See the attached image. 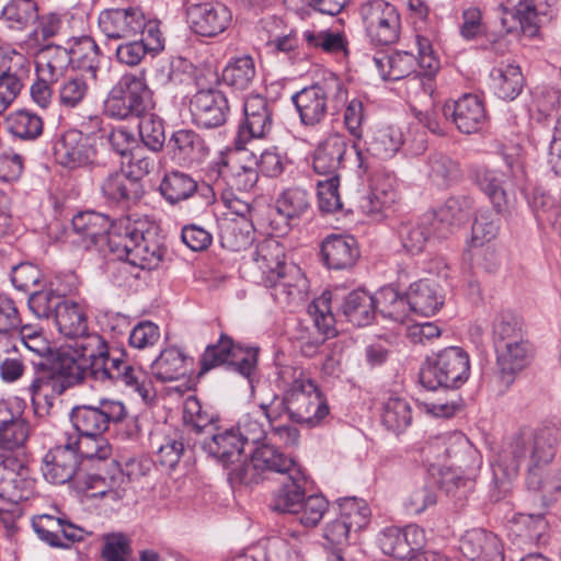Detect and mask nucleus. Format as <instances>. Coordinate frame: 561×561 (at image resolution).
Here are the masks:
<instances>
[{
	"instance_id": "nucleus-1",
	"label": "nucleus",
	"mask_w": 561,
	"mask_h": 561,
	"mask_svg": "<svg viewBox=\"0 0 561 561\" xmlns=\"http://www.w3.org/2000/svg\"><path fill=\"white\" fill-rule=\"evenodd\" d=\"M88 375L101 382L124 385L144 400L151 396L147 373L130 363L124 347L108 345L99 333L59 350L49 366L36 365L34 376L23 391L31 399L34 414L45 417L49 415L55 398L81 385Z\"/></svg>"
},
{
	"instance_id": "nucleus-2",
	"label": "nucleus",
	"mask_w": 561,
	"mask_h": 561,
	"mask_svg": "<svg viewBox=\"0 0 561 561\" xmlns=\"http://www.w3.org/2000/svg\"><path fill=\"white\" fill-rule=\"evenodd\" d=\"M557 431L553 427L523 428L503 446L492 462L490 500L501 501L518 476L522 462L529 458L526 474L531 501L547 510L561 494V469L551 465L556 456Z\"/></svg>"
},
{
	"instance_id": "nucleus-3",
	"label": "nucleus",
	"mask_w": 561,
	"mask_h": 561,
	"mask_svg": "<svg viewBox=\"0 0 561 561\" xmlns=\"http://www.w3.org/2000/svg\"><path fill=\"white\" fill-rule=\"evenodd\" d=\"M254 280L271 289L276 302L289 306L302 300L307 279L301 270L286 263L285 247L275 239H264L253 252Z\"/></svg>"
},
{
	"instance_id": "nucleus-4",
	"label": "nucleus",
	"mask_w": 561,
	"mask_h": 561,
	"mask_svg": "<svg viewBox=\"0 0 561 561\" xmlns=\"http://www.w3.org/2000/svg\"><path fill=\"white\" fill-rule=\"evenodd\" d=\"M348 139L340 133H331L319 141L312 153L313 171L324 176L318 181L319 207L322 211L333 213L342 208L339 194L340 170L344 167Z\"/></svg>"
},
{
	"instance_id": "nucleus-5",
	"label": "nucleus",
	"mask_w": 561,
	"mask_h": 561,
	"mask_svg": "<svg viewBox=\"0 0 561 561\" xmlns=\"http://www.w3.org/2000/svg\"><path fill=\"white\" fill-rule=\"evenodd\" d=\"M111 253L141 270H156L162 263L167 249L150 232L128 217L119 218L111 238Z\"/></svg>"
},
{
	"instance_id": "nucleus-6",
	"label": "nucleus",
	"mask_w": 561,
	"mask_h": 561,
	"mask_svg": "<svg viewBox=\"0 0 561 561\" xmlns=\"http://www.w3.org/2000/svg\"><path fill=\"white\" fill-rule=\"evenodd\" d=\"M346 90L343 82L334 75L305 87L290 98L299 123L307 129H317L325 121L329 103L333 100L343 101Z\"/></svg>"
},
{
	"instance_id": "nucleus-7",
	"label": "nucleus",
	"mask_w": 561,
	"mask_h": 561,
	"mask_svg": "<svg viewBox=\"0 0 561 561\" xmlns=\"http://www.w3.org/2000/svg\"><path fill=\"white\" fill-rule=\"evenodd\" d=\"M469 377L470 357L459 346L445 347L428 357L420 371V382L428 390L459 389Z\"/></svg>"
},
{
	"instance_id": "nucleus-8",
	"label": "nucleus",
	"mask_w": 561,
	"mask_h": 561,
	"mask_svg": "<svg viewBox=\"0 0 561 561\" xmlns=\"http://www.w3.org/2000/svg\"><path fill=\"white\" fill-rule=\"evenodd\" d=\"M152 104V92L145 76L127 72L110 90L104 113L116 119L138 118L149 112Z\"/></svg>"
},
{
	"instance_id": "nucleus-9",
	"label": "nucleus",
	"mask_w": 561,
	"mask_h": 561,
	"mask_svg": "<svg viewBox=\"0 0 561 561\" xmlns=\"http://www.w3.org/2000/svg\"><path fill=\"white\" fill-rule=\"evenodd\" d=\"M285 390L288 420L310 427L320 425L330 414L328 401L317 383L300 370Z\"/></svg>"
},
{
	"instance_id": "nucleus-10",
	"label": "nucleus",
	"mask_w": 561,
	"mask_h": 561,
	"mask_svg": "<svg viewBox=\"0 0 561 561\" xmlns=\"http://www.w3.org/2000/svg\"><path fill=\"white\" fill-rule=\"evenodd\" d=\"M447 465L457 469H468V474L451 472L444 478L443 485L448 494L462 500L474 490L476 471L481 466L478 449L460 432L446 433Z\"/></svg>"
},
{
	"instance_id": "nucleus-11",
	"label": "nucleus",
	"mask_w": 561,
	"mask_h": 561,
	"mask_svg": "<svg viewBox=\"0 0 561 561\" xmlns=\"http://www.w3.org/2000/svg\"><path fill=\"white\" fill-rule=\"evenodd\" d=\"M359 13L371 44L388 46L399 39L401 18L393 4L385 0H369L360 5Z\"/></svg>"
},
{
	"instance_id": "nucleus-12",
	"label": "nucleus",
	"mask_w": 561,
	"mask_h": 561,
	"mask_svg": "<svg viewBox=\"0 0 561 561\" xmlns=\"http://www.w3.org/2000/svg\"><path fill=\"white\" fill-rule=\"evenodd\" d=\"M127 416L122 401L101 399L98 405H77L70 412V421L78 434L104 435L110 424H117Z\"/></svg>"
},
{
	"instance_id": "nucleus-13",
	"label": "nucleus",
	"mask_w": 561,
	"mask_h": 561,
	"mask_svg": "<svg viewBox=\"0 0 561 561\" xmlns=\"http://www.w3.org/2000/svg\"><path fill=\"white\" fill-rule=\"evenodd\" d=\"M376 68L383 80L398 81L407 79V88L415 94L422 92L425 95L432 94L433 79L431 76L416 72L414 67L416 58L408 51H398L374 58Z\"/></svg>"
},
{
	"instance_id": "nucleus-14",
	"label": "nucleus",
	"mask_w": 561,
	"mask_h": 561,
	"mask_svg": "<svg viewBox=\"0 0 561 561\" xmlns=\"http://www.w3.org/2000/svg\"><path fill=\"white\" fill-rule=\"evenodd\" d=\"M55 161L68 170L92 168L96 164V148L90 138L78 129L61 134L53 145Z\"/></svg>"
},
{
	"instance_id": "nucleus-15",
	"label": "nucleus",
	"mask_w": 561,
	"mask_h": 561,
	"mask_svg": "<svg viewBox=\"0 0 561 561\" xmlns=\"http://www.w3.org/2000/svg\"><path fill=\"white\" fill-rule=\"evenodd\" d=\"M98 25L108 39H130L144 33L147 18L140 7L111 8L101 11Z\"/></svg>"
},
{
	"instance_id": "nucleus-16",
	"label": "nucleus",
	"mask_w": 561,
	"mask_h": 561,
	"mask_svg": "<svg viewBox=\"0 0 561 561\" xmlns=\"http://www.w3.org/2000/svg\"><path fill=\"white\" fill-rule=\"evenodd\" d=\"M274 126V106L261 94L249 95L243 103V119L238 127V138L248 142L267 138Z\"/></svg>"
},
{
	"instance_id": "nucleus-17",
	"label": "nucleus",
	"mask_w": 561,
	"mask_h": 561,
	"mask_svg": "<svg viewBox=\"0 0 561 561\" xmlns=\"http://www.w3.org/2000/svg\"><path fill=\"white\" fill-rule=\"evenodd\" d=\"M30 468L18 457H5L0 462V499L8 503L28 500L35 490Z\"/></svg>"
},
{
	"instance_id": "nucleus-18",
	"label": "nucleus",
	"mask_w": 561,
	"mask_h": 561,
	"mask_svg": "<svg viewBox=\"0 0 561 561\" xmlns=\"http://www.w3.org/2000/svg\"><path fill=\"white\" fill-rule=\"evenodd\" d=\"M559 0H505L503 8L519 22L523 34L535 37L539 28L558 14Z\"/></svg>"
},
{
	"instance_id": "nucleus-19",
	"label": "nucleus",
	"mask_w": 561,
	"mask_h": 561,
	"mask_svg": "<svg viewBox=\"0 0 561 561\" xmlns=\"http://www.w3.org/2000/svg\"><path fill=\"white\" fill-rule=\"evenodd\" d=\"M118 224L119 219L112 220L107 215L94 210L80 211L71 220L72 230L83 248L104 250L106 247L110 252L112 233Z\"/></svg>"
},
{
	"instance_id": "nucleus-20",
	"label": "nucleus",
	"mask_w": 561,
	"mask_h": 561,
	"mask_svg": "<svg viewBox=\"0 0 561 561\" xmlns=\"http://www.w3.org/2000/svg\"><path fill=\"white\" fill-rule=\"evenodd\" d=\"M32 526L41 540L54 548L69 549L85 539L88 533L66 517L42 514L33 517Z\"/></svg>"
},
{
	"instance_id": "nucleus-21",
	"label": "nucleus",
	"mask_w": 561,
	"mask_h": 561,
	"mask_svg": "<svg viewBox=\"0 0 561 561\" xmlns=\"http://www.w3.org/2000/svg\"><path fill=\"white\" fill-rule=\"evenodd\" d=\"M192 31L205 37H215L224 33L232 21L230 10L220 2L192 3L186 9Z\"/></svg>"
},
{
	"instance_id": "nucleus-22",
	"label": "nucleus",
	"mask_w": 561,
	"mask_h": 561,
	"mask_svg": "<svg viewBox=\"0 0 561 561\" xmlns=\"http://www.w3.org/2000/svg\"><path fill=\"white\" fill-rule=\"evenodd\" d=\"M494 350L496 354V378L501 391H505L513 385L516 376L530 364L534 350L527 339L506 343Z\"/></svg>"
},
{
	"instance_id": "nucleus-23",
	"label": "nucleus",
	"mask_w": 561,
	"mask_h": 561,
	"mask_svg": "<svg viewBox=\"0 0 561 561\" xmlns=\"http://www.w3.org/2000/svg\"><path fill=\"white\" fill-rule=\"evenodd\" d=\"M190 108L193 121L208 129L222 126L230 111L226 95L215 89L196 92L191 99Z\"/></svg>"
},
{
	"instance_id": "nucleus-24",
	"label": "nucleus",
	"mask_w": 561,
	"mask_h": 561,
	"mask_svg": "<svg viewBox=\"0 0 561 561\" xmlns=\"http://www.w3.org/2000/svg\"><path fill=\"white\" fill-rule=\"evenodd\" d=\"M443 115L450 119L460 133L467 135L481 130L488 118L483 102L473 94H465L457 101L446 102Z\"/></svg>"
},
{
	"instance_id": "nucleus-25",
	"label": "nucleus",
	"mask_w": 561,
	"mask_h": 561,
	"mask_svg": "<svg viewBox=\"0 0 561 561\" xmlns=\"http://www.w3.org/2000/svg\"><path fill=\"white\" fill-rule=\"evenodd\" d=\"M330 304L356 327L370 324L376 316L375 297L364 289H354L347 294L335 289L331 294Z\"/></svg>"
},
{
	"instance_id": "nucleus-26",
	"label": "nucleus",
	"mask_w": 561,
	"mask_h": 561,
	"mask_svg": "<svg viewBox=\"0 0 561 561\" xmlns=\"http://www.w3.org/2000/svg\"><path fill=\"white\" fill-rule=\"evenodd\" d=\"M320 256L327 268L347 271L360 256L359 244L351 234L331 233L321 242Z\"/></svg>"
},
{
	"instance_id": "nucleus-27",
	"label": "nucleus",
	"mask_w": 561,
	"mask_h": 561,
	"mask_svg": "<svg viewBox=\"0 0 561 561\" xmlns=\"http://www.w3.org/2000/svg\"><path fill=\"white\" fill-rule=\"evenodd\" d=\"M129 478L124 473L116 460L103 465V471L88 474L84 485L93 491V497H110L113 501L122 500L126 494Z\"/></svg>"
},
{
	"instance_id": "nucleus-28",
	"label": "nucleus",
	"mask_w": 561,
	"mask_h": 561,
	"mask_svg": "<svg viewBox=\"0 0 561 561\" xmlns=\"http://www.w3.org/2000/svg\"><path fill=\"white\" fill-rule=\"evenodd\" d=\"M79 466L78 455L65 442L50 448L44 456L42 472L47 482L65 484L73 479Z\"/></svg>"
},
{
	"instance_id": "nucleus-29",
	"label": "nucleus",
	"mask_w": 561,
	"mask_h": 561,
	"mask_svg": "<svg viewBox=\"0 0 561 561\" xmlns=\"http://www.w3.org/2000/svg\"><path fill=\"white\" fill-rule=\"evenodd\" d=\"M101 192L108 204L122 208L138 203L145 194L142 183L124 171L110 173L101 184Z\"/></svg>"
},
{
	"instance_id": "nucleus-30",
	"label": "nucleus",
	"mask_w": 561,
	"mask_h": 561,
	"mask_svg": "<svg viewBox=\"0 0 561 561\" xmlns=\"http://www.w3.org/2000/svg\"><path fill=\"white\" fill-rule=\"evenodd\" d=\"M459 549L471 561H504L501 540L496 535L481 528L466 531Z\"/></svg>"
},
{
	"instance_id": "nucleus-31",
	"label": "nucleus",
	"mask_w": 561,
	"mask_h": 561,
	"mask_svg": "<svg viewBox=\"0 0 561 561\" xmlns=\"http://www.w3.org/2000/svg\"><path fill=\"white\" fill-rule=\"evenodd\" d=\"M172 159L183 167L201 164L209 152L204 138L193 129L175 130L168 142Z\"/></svg>"
},
{
	"instance_id": "nucleus-32",
	"label": "nucleus",
	"mask_w": 561,
	"mask_h": 561,
	"mask_svg": "<svg viewBox=\"0 0 561 561\" xmlns=\"http://www.w3.org/2000/svg\"><path fill=\"white\" fill-rule=\"evenodd\" d=\"M28 436L27 422L8 401L0 400V449L10 453L19 451L25 446Z\"/></svg>"
},
{
	"instance_id": "nucleus-33",
	"label": "nucleus",
	"mask_w": 561,
	"mask_h": 561,
	"mask_svg": "<svg viewBox=\"0 0 561 561\" xmlns=\"http://www.w3.org/2000/svg\"><path fill=\"white\" fill-rule=\"evenodd\" d=\"M472 201L467 195H454L448 197L444 204L428 216L432 224L437 227L436 237L447 238L453 227H458L468 220Z\"/></svg>"
},
{
	"instance_id": "nucleus-34",
	"label": "nucleus",
	"mask_w": 561,
	"mask_h": 561,
	"mask_svg": "<svg viewBox=\"0 0 561 561\" xmlns=\"http://www.w3.org/2000/svg\"><path fill=\"white\" fill-rule=\"evenodd\" d=\"M251 454L264 480L274 473L288 477L295 469H302L293 457L265 440L251 449Z\"/></svg>"
},
{
	"instance_id": "nucleus-35",
	"label": "nucleus",
	"mask_w": 561,
	"mask_h": 561,
	"mask_svg": "<svg viewBox=\"0 0 561 561\" xmlns=\"http://www.w3.org/2000/svg\"><path fill=\"white\" fill-rule=\"evenodd\" d=\"M287 478L288 482L274 494L270 506L274 512L296 516L305 500L307 477L302 469H295Z\"/></svg>"
},
{
	"instance_id": "nucleus-36",
	"label": "nucleus",
	"mask_w": 561,
	"mask_h": 561,
	"mask_svg": "<svg viewBox=\"0 0 561 561\" xmlns=\"http://www.w3.org/2000/svg\"><path fill=\"white\" fill-rule=\"evenodd\" d=\"M408 297L412 312L424 317L434 316L445 300L442 287L431 279H420L411 284Z\"/></svg>"
},
{
	"instance_id": "nucleus-37",
	"label": "nucleus",
	"mask_w": 561,
	"mask_h": 561,
	"mask_svg": "<svg viewBox=\"0 0 561 561\" xmlns=\"http://www.w3.org/2000/svg\"><path fill=\"white\" fill-rule=\"evenodd\" d=\"M69 45L71 67L88 72L94 80L101 68L102 53L96 42L88 35L71 37Z\"/></svg>"
},
{
	"instance_id": "nucleus-38",
	"label": "nucleus",
	"mask_w": 561,
	"mask_h": 561,
	"mask_svg": "<svg viewBox=\"0 0 561 561\" xmlns=\"http://www.w3.org/2000/svg\"><path fill=\"white\" fill-rule=\"evenodd\" d=\"M66 444L78 455L79 463L87 460L95 463H108L113 460L112 446L104 435L78 434L69 435Z\"/></svg>"
},
{
	"instance_id": "nucleus-39",
	"label": "nucleus",
	"mask_w": 561,
	"mask_h": 561,
	"mask_svg": "<svg viewBox=\"0 0 561 561\" xmlns=\"http://www.w3.org/2000/svg\"><path fill=\"white\" fill-rule=\"evenodd\" d=\"M240 435L238 431H234V427L213 434L210 438L204 440L203 449L225 466L233 465L240 459L244 450Z\"/></svg>"
},
{
	"instance_id": "nucleus-40",
	"label": "nucleus",
	"mask_w": 561,
	"mask_h": 561,
	"mask_svg": "<svg viewBox=\"0 0 561 561\" xmlns=\"http://www.w3.org/2000/svg\"><path fill=\"white\" fill-rule=\"evenodd\" d=\"M211 172L217 174L216 186H219V178H221L231 190L239 192L251 191L259 181V171L255 168L247 165L231 167L224 156L215 162Z\"/></svg>"
},
{
	"instance_id": "nucleus-41",
	"label": "nucleus",
	"mask_w": 561,
	"mask_h": 561,
	"mask_svg": "<svg viewBox=\"0 0 561 561\" xmlns=\"http://www.w3.org/2000/svg\"><path fill=\"white\" fill-rule=\"evenodd\" d=\"M54 322L58 331L77 342L83 337H89L93 333L88 331V318L83 309L75 301L65 300L57 313Z\"/></svg>"
},
{
	"instance_id": "nucleus-42",
	"label": "nucleus",
	"mask_w": 561,
	"mask_h": 561,
	"mask_svg": "<svg viewBox=\"0 0 561 561\" xmlns=\"http://www.w3.org/2000/svg\"><path fill=\"white\" fill-rule=\"evenodd\" d=\"M437 227L432 224L431 216H423L416 221H403L398 228V236L403 249L411 254L421 253L432 236H436Z\"/></svg>"
},
{
	"instance_id": "nucleus-43",
	"label": "nucleus",
	"mask_w": 561,
	"mask_h": 561,
	"mask_svg": "<svg viewBox=\"0 0 561 561\" xmlns=\"http://www.w3.org/2000/svg\"><path fill=\"white\" fill-rule=\"evenodd\" d=\"M275 204L287 225L295 226L310 210L311 195L299 186L287 187L277 196Z\"/></svg>"
},
{
	"instance_id": "nucleus-44",
	"label": "nucleus",
	"mask_w": 561,
	"mask_h": 561,
	"mask_svg": "<svg viewBox=\"0 0 561 561\" xmlns=\"http://www.w3.org/2000/svg\"><path fill=\"white\" fill-rule=\"evenodd\" d=\"M197 181L188 173L172 170L167 172L159 184V192L165 202L172 206L194 196Z\"/></svg>"
},
{
	"instance_id": "nucleus-45",
	"label": "nucleus",
	"mask_w": 561,
	"mask_h": 561,
	"mask_svg": "<svg viewBox=\"0 0 561 561\" xmlns=\"http://www.w3.org/2000/svg\"><path fill=\"white\" fill-rule=\"evenodd\" d=\"M187 362L193 359L176 347H168L152 362V375L162 382L178 380L187 374Z\"/></svg>"
},
{
	"instance_id": "nucleus-46",
	"label": "nucleus",
	"mask_w": 561,
	"mask_h": 561,
	"mask_svg": "<svg viewBox=\"0 0 561 561\" xmlns=\"http://www.w3.org/2000/svg\"><path fill=\"white\" fill-rule=\"evenodd\" d=\"M490 76L493 91L501 100L512 101L523 91L525 80L519 66H500Z\"/></svg>"
},
{
	"instance_id": "nucleus-47",
	"label": "nucleus",
	"mask_w": 561,
	"mask_h": 561,
	"mask_svg": "<svg viewBox=\"0 0 561 561\" xmlns=\"http://www.w3.org/2000/svg\"><path fill=\"white\" fill-rule=\"evenodd\" d=\"M426 176L436 186L447 188L461 178L459 163L443 152L431 154L426 162Z\"/></svg>"
},
{
	"instance_id": "nucleus-48",
	"label": "nucleus",
	"mask_w": 561,
	"mask_h": 561,
	"mask_svg": "<svg viewBox=\"0 0 561 561\" xmlns=\"http://www.w3.org/2000/svg\"><path fill=\"white\" fill-rule=\"evenodd\" d=\"M473 180L480 190L489 197L494 210L504 213L507 208V195L504 188V175L495 170L477 168Z\"/></svg>"
},
{
	"instance_id": "nucleus-49",
	"label": "nucleus",
	"mask_w": 561,
	"mask_h": 561,
	"mask_svg": "<svg viewBox=\"0 0 561 561\" xmlns=\"http://www.w3.org/2000/svg\"><path fill=\"white\" fill-rule=\"evenodd\" d=\"M375 301L376 312L396 322H403L412 312L408 293L401 295L391 286L381 288L375 297Z\"/></svg>"
},
{
	"instance_id": "nucleus-50",
	"label": "nucleus",
	"mask_w": 561,
	"mask_h": 561,
	"mask_svg": "<svg viewBox=\"0 0 561 561\" xmlns=\"http://www.w3.org/2000/svg\"><path fill=\"white\" fill-rule=\"evenodd\" d=\"M412 420V405L407 399L390 397L383 403L381 422L388 431L400 434L411 425Z\"/></svg>"
},
{
	"instance_id": "nucleus-51",
	"label": "nucleus",
	"mask_w": 561,
	"mask_h": 561,
	"mask_svg": "<svg viewBox=\"0 0 561 561\" xmlns=\"http://www.w3.org/2000/svg\"><path fill=\"white\" fill-rule=\"evenodd\" d=\"M546 510L535 513H519L515 517L516 535L522 542H531L537 546L547 542L548 524L545 519Z\"/></svg>"
},
{
	"instance_id": "nucleus-52",
	"label": "nucleus",
	"mask_w": 561,
	"mask_h": 561,
	"mask_svg": "<svg viewBox=\"0 0 561 561\" xmlns=\"http://www.w3.org/2000/svg\"><path fill=\"white\" fill-rule=\"evenodd\" d=\"M256 76L254 59L243 55L231 59L224 68L221 80L225 84L236 90H247Z\"/></svg>"
},
{
	"instance_id": "nucleus-53",
	"label": "nucleus",
	"mask_w": 561,
	"mask_h": 561,
	"mask_svg": "<svg viewBox=\"0 0 561 561\" xmlns=\"http://www.w3.org/2000/svg\"><path fill=\"white\" fill-rule=\"evenodd\" d=\"M241 351L242 347L240 345L234 344L229 335L222 333L217 343L207 345L202 354L199 359L201 374L226 363L230 364L231 358H237L238 352Z\"/></svg>"
},
{
	"instance_id": "nucleus-54",
	"label": "nucleus",
	"mask_w": 561,
	"mask_h": 561,
	"mask_svg": "<svg viewBox=\"0 0 561 561\" xmlns=\"http://www.w3.org/2000/svg\"><path fill=\"white\" fill-rule=\"evenodd\" d=\"M56 92L61 107L75 110L87 101L90 94V87L82 76L75 75L64 78L57 84Z\"/></svg>"
},
{
	"instance_id": "nucleus-55",
	"label": "nucleus",
	"mask_w": 561,
	"mask_h": 561,
	"mask_svg": "<svg viewBox=\"0 0 561 561\" xmlns=\"http://www.w3.org/2000/svg\"><path fill=\"white\" fill-rule=\"evenodd\" d=\"M9 131L24 140L37 139L44 130L43 118L30 110H19L7 118Z\"/></svg>"
},
{
	"instance_id": "nucleus-56",
	"label": "nucleus",
	"mask_w": 561,
	"mask_h": 561,
	"mask_svg": "<svg viewBox=\"0 0 561 561\" xmlns=\"http://www.w3.org/2000/svg\"><path fill=\"white\" fill-rule=\"evenodd\" d=\"M526 339L522 320L510 311H504L493 320L492 340L494 348Z\"/></svg>"
},
{
	"instance_id": "nucleus-57",
	"label": "nucleus",
	"mask_w": 561,
	"mask_h": 561,
	"mask_svg": "<svg viewBox=\"0 0 561 561\" xmlns=\"http://www.w3.org/2000/svg\"><path fill=\"white\" fill-rule=\"evenodd\" d=\"M339 517L344 520L354 533L365 528L371 516V511L365 500L355 496L344 497L336 501Z\"/></svg>"
},
{
	"instance_id": "nucleus-58",
	"label": "nucleus",
	"mask_w": 561,
	"mask_h": 561,
	"mask_svg": "<svg viewBox=\"0 0 561 561\" xmlns=\"http://www.w3.org/2000/svg\"><path fill=\"white\" fill-rule=\"evenodd\" d=\"M10 28L24 30L38 19V7L34 0H11L2 10Z\"/></svg>"
},
{
	"instance_id": "nucleus-59",
	"label": "nucleus",
	"mask_w": 561,
	"mask_h": 561,
	"mask_svg": "<svg viewBox=\"0 0 561 561\" xmlns=\"http://www.w3.org/2000/svg\"><path fill=\"white\" fill-rule=\"evenodd\" d=\"M302 38L308 48L321 49L329 54L346 51L347 41L340 32L330 30H306Z\"/></svg>"
},
{
	"instance_id": "nucleus-60",
	"label": "nucleus",
	"mask_w": 561,
	"mask_h": 561,
	"mask_svg": "<svg viewBox=\"0 0 561 561\" xmlns=\"http://www.w3.org/2000/svg\"><path fill=\"white\" fill-rule=\"evenodd\" d=\"M139 118L138 131L144 146L152 152L161 151L165 142L163 119L148 112Z\"/></svg>"
},
{
	"instance_id": "nucleus-61",
	"label": "nucleus",
	"mask_w": 561,
	"mask_h": 561,
	"mask_svg": "<svg viewBox=\"0 0 561 561\" xmlns=\"http://www.w3.org/2000/svg\"><path fill=\"white\" fill-rule=\"evenodd\" d=\"M66 298L53 289L34 290L27 299L28 309L38 319H55Z\"/></svg>"
},
{
	"instance_id": "nucleus-62",
	"label": "nucleus",
	"mask_w": 561,
	"mask_h": 561,
	"mask_svg": "<svg viewBox=\"0 0 561 561\" xmlns=\"http://www.w3.org/2000/svg\"><path fill=\"white\" fill-rule=\"evenodd\" d=\"M496 210L480 211L472 224L471 247H482L495 239L501 227V215Z\"/></svg>"
},
{
	"instance_id": "nucleus-63",
	"label": "nucleus",
	"mask_w": 561,
	"mask_h": 561,
	"mask_svg": "<svg viewBox=\"0 0 561 561\" xmlns=\"http://www.w3.org/2000/svg\"><path fill=\"white\" fill-rule=\"evenodd\" d=\"M402 145L401 134L388 127L377 130L368 142L367 151L379 159L393 157Z\"/></svg>"
},
{
	"instance_id": "nucleus-64",
	"label": "nucleus",
	"mask_w": 561,
	"mask_h": 561,
	"mask_svg": "<svg viewBox=\"0 0 561 561\" xmlns=\"http://www.w3.org/2000/svg\"><path fill=\"white\" fill-rule=\"evenodd\" d=\"M329 510V501L322 494L305 495L301 508L296 514V519L307 528L316 527Z\"/></svg>"
}]
</instances>
